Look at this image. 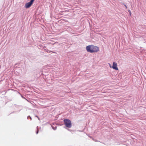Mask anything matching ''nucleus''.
Wrapping results in <instances>:
<instances>
[{
    "mask_svg": "<svg viewBox=\"0 0 146 146\" xmlns=\"http://www.w3.org/2000/svg\"><path fill=\"white\" fill-rule=\"evenodd\" d=\"M86 49L88 52L90 53L96 52L99 51L98 47L92 45L87 46Z\"/></svg>",
    "mask_w": 146,
    "mask_h": 146,
    "instance_id": "obj_1",
    "label": "nucleus"
},
{
    "mask_svg": "<svg viewBox=\"0 0 146 146\" xmlns=\"http://www.w3.org/2000/svg\"><path fill=\"white\" fill-rule=\"evenodd\" d=\"M64 122L65 126L67 127L70 128L72 127V123L71 121L68 119H64Z\"/></svg>",
    "mask_w": 146,
    "mask_h": 146,
    "instance_id": "obj_2",
    "label": "nucleus"
},
{
    "mask_svg": "<svg viewBox=\"0 0 146 146\" xmlns=\"http://www.w3.org/2000/svg\"><path fill=\"white\" fill-rule=\"evenodd\" d=\"M33 2L30 1L29 2L26 3L25 5V7L26 8H29L32 5L33 3Z\"/></svg>",
    "mask_w": 146,
    "mask_h": 146,
    "instance_id": "obj_3",
    "label": "nucleus"
},
{
    "mask_svg": "<svg viewBox=\"0 0 146 146\" xmlns=\"http://www.w3.org/2000/svg\"><path fill=\"white\" fill-rule=\"evenodd\" d=\"M112 68L113 69L116 70H118L117 67V64L115 62H114L113 63Z\"/></svg>",
    "mask_w": 146,
    "mask_h": 146,
    "instance_id": "obj_4",
    "label": "nucleus"
},
{
    "mask_svg": "<svg viewBox=\"0 0 146 146\" xmlns=\"http://www.w3.org/2000/svg\"><path fill=\"white\" fill-rule=\"evenodd\" d=\"M34 1L35 0H31L30 1L33 3Z\"/></svg>",
    "mask_w": 146,
    "mask_h": 146,
    "instance_id": "obj_5",
    "label": "nucleus"
},
{
    "mask_svg": "<svg viewBox=\"0 0 146 146\" xmlns=\"http://www.w3.org/2000/svg\"><path fill=\"white\" fill-rule=\"evenodd\" d=\"M38 130L36 132V134H38Z\"/></svg>",
    "mask_w": 146,
    "mask_h": 146,
    "instance_id": "obj_6",
    "label": "nucleus"
},
{
    "mask_svg": "<svg viewBox=\"0 0 146 146\" xmlns=\"http://www.w3.org/2000/svg\"><path fill=\"white\" fill-rule=\"evenodd\" d=\"M109 65H110V67L111 68L112 67H111V65L110 64H109Z\"/></svg>",
    "mask_w": 146,
    "mask_h": 146,
    "instance_id": "obj_7",
    "label": "nucleus"
},
{
    "mask_svg": "<svg viewBox=\"0 0 146 146\" xmlns=\"http://www.w3.org/2000/svg\"><path fill=\"white\" fill-rule=\"evenodd\" d=\"M125 6V7H126V8H127V6L126 5Z\"/></svg>",
    "mask_w": 146,
    "mask_h": 146,
    "instance_id": "obj_8",
    "label": "nucleus"
}]
</instances>
